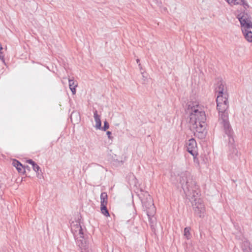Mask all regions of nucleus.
Segmentation results:
<instances>
[{"label": "nucleus", "instance_id": "nucleus-24", "mask_svg": "<svg viewBox=\"0 0 252 252\" xmlns=\"http://www.w3.org/2000/svg\"><path fill=\"white\" fill-rule=\"evenodd\" d=\"M106 134L108 136V138L110 139V140H112L113 138V137L111 136V134H112V133L111 131H107L106 132Z\"/></svg>", "mask_w": 252, "mask_h": 252}, {"label": "nucleus", "instance_id": "nucleus-26", "mask_svg": "<svg viewBox=\"0 0 252 252\" xmlns=\"http://www.w3.org/2000/svg\"><path fill=\"white\" fill-rule=\"evenodd\" d=\"M138 66L139 67L140 69H142V66L140 63H139Z\"/></svg>", "mask_w": 252, "mask_h": 252}, {"label": "nucleus", "instance_id": "nucleus-28", "mask_svg": "<svg viewBox=\"0 0 252 252\" xmlns=\"http://www.w3.org/2000/svg\"><path fill=\"white\" fill-rule=\"evenodd\" d=\"M120 162L121 163V164H123V161L122 160H121Z\"/></svg>", "mask_w": 252, "mask_h": 252}, {"label": "nucleus", "instance_id": "nucleus-1", "mask_svg": "<svg viewBox=\"0 0 252 252\" xmlns=\"http://www.w3.org/2000/svg\"><path fill=\"white\" fill-rule=\"evenodd\" d=\"M179 183L186 195L189 199H193V209L195 214L200 218H203L205 207L203 201L199 198L200 191L195 178L188 171L181 172L179 175Z\"/></svg>", "mask_w": 252, "mask_h": 252}, {"label": "nucleus", "instance_id": "nucleus-13", "mask_svg": "<svg viewBox=\"0 0 252 252\" xmlns=\"http://www.w3.org/2000/svg\"><path fill=\"white\" fill-rule=\"evenodd\" d=\"M228 4L233 5H243L245 9L249 7V5L245 0H226Z\"/></svg>", "mask_w": 252, "mask_h": 252}, {"label": "nucleus", "instance_id": "nucleus-8", "mask_svg": "<svg viewBox=\"0 0 252 252\" xmlns=\"http://www.w3.org/2000/svg\"><path fill=\"white\" fill-rule=\"evenodd\" d=\"M221 125H222L223 132L225 135L228 137V142L231 144L235 143L234 139V131L230 123H225Z\"/></svg>", "mask_w": 252, "mask_h": 252}, {"label": "nucleus", "instance_id": "nucleus-15", "mask_svg": "<svg viewBox=\"0 0 252 252\" xmlns=\"http://www.w3.org/2000/svg\"><path fill=\"white\" fill-rule=\"evenodd\" d=\"M94 117L95 122V127L96 129H101V121L100 117L97 114V111L95 110L94 111Z\"/></svg>", "mask_w": 252, "mask_h": 252}, {"label": "nucleus", "instance_id": "nucleus-7", "mask_svg": "<svg viewBox=\"0 0 252 252\" xmlns=\"http://www.w3.org/2000/svg\"><path fill=\"white\" fill-rule=\"evenodd\" d=\"M186 147L187 151L190 153L194 158V162H196L197 153V147L195 140L192 138L189 139L186 143Z\"/></svg>", "mask_w": 252, "mask_h": 252}, {"label": "nucleus", "instance_id": "nucleus-25", "mask_svg": "<svg viewBox=\"0 0 252 252\" xmlns=\"http://www.w3.org/2000/svg\"><path fill=\"white\" fill-rule=\"evenodd\" d=\"M242 250L243 252H252V249L251 248H244Z\"/></svg>", "mask_w": 252, "mask_h": 252}, {"label": "nucleus", "instance_id": "nucleus-10", "mask_svg": "<svg viewBox=\"0 0 252 252\" xmlns=\"http://www.w3.org/2000/svg\"><path fill=\"white\" fill-rule=\"evenodd\" d=\"M196 123H190L193 126V128H195L196 132L201 134V136H203V133L206 128V121H199Z\"/></svg>", "mask_w": 252, "mask_h": 252}, {"label": "nucleus", "instance_id": "nucleus-18", "mask_svg": "<svg viewBox=\"0 0 252 252\" xmlns=\"http://www.w3.org/2000/svg\"><path fill=\"white\" fill-rule=\"evenodd\" d=\"M108 195L106 192H102L100 194V204H107Z\"/></svg>", "mask_w": 252, "mask_h": 252}, {"label": "nucleus", "instance_id": "nucleus-19", "mask_svg": "<svg viewBox=\"0 0 252 252\" xmlns=\"http://www.w3.org/2000/svg\"><path fill=\"white\" fill-rule=\"evenodd\" d=\"M107 204H100V210L102 213L105 216L108 217L110 216L108 210L107 208Z\"/></svg>", "mask_w": 252, "mask_h": 252}, {"label": "nucleus", "instance_id": "nucleus-6", "mask_svg": "<svg viewBox=\"0 0 252 252\" xmlns=\"http://www.w3.org/2000/svg\"><path fill=\"white\" fill-rule=\"evenodd\" d=\"M218 86L216 88V91L218 93L216 99V102H228V94L226 92H224V85L223 82L221 80L218 83Z\"/></svg>", "mask_w": 252, "mask_h": 252}, {"label": "nucleus", "instance_id": "nucleus-21", "mask_svg": "<svg viewBox=\"0 0 252 252\" xmlns=\"http://www.w3.org/2000/svg\"><path fill=\"white\" fill-rule=\"evenodd\" d=\"M109 127V123L107 122V121H105L104 122V125L103 126H101V129L103 131H106L107 129H108Z\"/></svg>", "mask_w": 252, "mask_h": 252}, {"label": "nucleus", "instance_id": "nucleus-3", "mask_svg": "<svg viewBox=\"0 0 252 252\" xmlns=\"http://www.w3.org/2000/svg\"><path fill=\"white\" fill-rule=\"evenodd\" d=\"M242 28V32L245 39L249 42H252V22L251 16L245 12H242L237 16Z\"/></svg>", "mask_w": 252, "mask_h": 252}, {"label": "nucleus", "instance_id": "nucleus-17", "mask_svg": "<svg viewBox=\"0 0 252 252\" xmlns=\"http://www.w3.org/2000/svg\"><path fill=\"white\" fill-rule=\"evenodd\" d=\"M27 162L32 165L33 170L37 173H38L39 171L41 172L40 167L33 160L31 159H28Z\"/></svg>", "mask_w": 252, "mask_h": 252}, {"label": "nucleus", "instance_id": "nucleus-20", "mask_svg": "<svg viewBox=\"0 0 252 252\" xmlns=\"http://www.w3.org/2000/svg\"><path fill=\"white\" fill-rule=\"evenodd\" d=\"M190 230L191 228L189 227H185L184 230V235L188 240L191 238V234L190 233Z\"/></svg>", "mask_w": 252, "mask_h": 252}, {"label": "nucleus", "instance_id": "nucleus-14", "mask_svg": "<svg viewBox=\"0 0 252 252\" xmlns=\"http://www.w3.org/2000/svg\"><path fill=\"white\" fill-rule=\"evenodd\" d=\"M12 165L16 168V169L19 173L24 174L26 173L25 166H24L22 164L16 159H14L12 161Z\"/></svg>", "mask_w": 252, "mask_h": 252}, {"label": "nucleus", "instance_id": "nucleus-23", "mask_svg": "<svg viewBox=\"0 0 252 252\" xmlns=\"http://www.w3.org/2000/svg\"><path fill=\"white\" fill-rule=\"evenodd\" d=\"M2 49L1 45L0 44V59L4 61V56L3 55L2 52L1 50Z\"/></svg>", "mask_w": 252, "mask_h": 252}, {"label": "nucleus", "instance_id": "nucleus-16", "mask_svg": "<svg viewBox=\"0 0 252 252\" xmlns=\"http://www.w3.org/2000/svg\"><path fill=\"white\" fill-rule=\"evenodd\" d=\"M69 87L73 94H76V87L77 86V83L73 79H69Z\"/></svg>", "mask_w": 252, "mask_h": 252}, {"label": "nucleus", "instance_id": "nucleus-2", "mask_svg": "<svg viewBox=\"0 0 252 252\" xmlns=\"http://www.w3.org/2000/svg\"><path fill=\"white\" fill-rule=\"evenodd\" d=\"M71 230L76 239L77 246L81 249V252H93L90 248L87 238L85 237L83 228L78 221L72 222Z\"/></svg>", "mask_w": 252, "mask_h": 252}, {"label": "nucleus", "instance_id": "nucleus-12", "mask_svg": "<svg viewBox=\"0 0 252 252\" xmlns=\"http://www.w3.org/2000/svg\"><path fill=\"white\" fill-rule=\"evenodd\" d=\"M156 211V207L152 206V208H151V211L146 213L151 227L154 226L155 224L156 223V219L155 217Z\"/></svg>", "mask_w": 252, "mask_h": 252}, {"label": "nucleus", "instance_id": "nucleus-30", "mask_svg": "<svg viewBox=\"0 0 252 252\" xmlns=\"http://www.w3.org/2000/svg\"><path fill=\"white\" fill-rule=\"evenodd\" d=\"M95 165H96L97 166H100V165H99L98 164H96V163H94Z\"/></svg>", "mask_w": 252, "mask_h": 252}, {"label": "nucleus", "instance_id": "nucleus-29", "mask_svg": "<svg viewBox=\"0 0 252 252\" xmlns=\"http://www.w3.org/2000/svg\"><path fill=\"white\" fill-rule=\"evenodd\" d=\"M26 167L28 168V170H30V167L27 165Z\"/></svg>", "mask_w": 252, "mask_h": 252}, {"label": "nucleus", "instance_id": "nucleus-11", "mask_svg": "<svg viewBox=\"0 0 252 252\" xmlns=\"http://www.w3.org/2000/svg\"><path fill=\"white\" fill-rule=\"evenodd\" d=\"M143 207L146 210V213L151 211L152 206L155 207L152 198L149 194H147V196L143 199H141Z\"/></svg>", "mask_w": 252, "mask_h": 252}, {"label": "nucleus", "instance_id": "nucleus-5", "mask_svg": "<svg viewBox=\"0 0 252 252\" xmlns=\"http://www.w3.org/2000/svg\"><path fill=\"white\" fill-rule=\"evenodd\" d=\"M217 109L219 111V121H221V124L228 123V114L227 109L229 107V102L217 103Z\"/></svg>", "mask_w": 252, "mask_h": 252}, {"label": "nucleus", "instance_id": "nucleus-22", "mask_svg": "<svg viewBox=\"0 0 252 252\" xmlns=\"http://www.w3.org/2000/svg\"><path fill=\"white\" fill-rule=\"evenodd\" d=\"M242 249L244 248H251L250 243L248 241H245L243 242L242 246Z\"/></svg>", "mask_w": 252, "mask_h": 252}, {"label": "nucleus", "instance_id": "nucleus-4", "mask_svg": "<svg viewBox=\"0 0 252 252\" xmlns=\"http://www.w3.org/2000/svg\"><path fill=\"white\" fill-rule=\"evenodd\" d=\"M189 122L196 123L199 121H206L205 112L198 104H195L191 107L189 115Z\"/></svg>", "mask_w": 252, "mask_h": 252}, {"label": "nucleus", "instance_id": "nucleus-9", "mask_svg": "<svg viewBox=\"0 0 252 252\" xmlns=\"http://www.w3.org/2000/svg\"><path fill=\"white\" fill-rule=\"evenodd\" d=\"M228 146L229 148L228 155V158L234 161L238 159L240 155L238 153L237 150L235 148L234 143L231 144L228 142Z\"/></svg>", "mask_w": 252, "mask_h": 252}, {"label": "nucleus", "instance_id": "nucleus-27", "mask_svg": "<svg viewBox=\"0 0 252 252\" xmlns=\"http://www.w3.org/2000/svg\"><path fill=\"white\" fill-rule=\"evenodd\" d=\"M136 63L139 64L140 63V60L137 59L136 60Z\"/></svg>", "mask_w": 252, "mask_h": 252}]
</instances>
